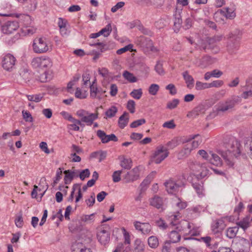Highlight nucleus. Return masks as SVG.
<instances>
[{
    "mask_svg": "<svg viewBox=\"0 0 252 252\" xmlns=\"http://www.w3.org/2000/svg\"><path fill=\"white\" fill-rule=\"evenodd\" d=\"M240 143L235 138H232L230 140L228 145V150L226 151H221L220 154L223 158L226 164L229 167H232L234 165V157H238L240 153Z\"/></svg>",
    "mask_w": 252,
    "mask_h": 252,
    "instance_id": "nucleus-1",
    "label": "nucleus"
},
{
    "mask_svg": "<svg viewBox=\"0 0 252 252\" xmlns=\"http://www.w3.org/2000/svg\"><path fill=\"white\" fill-rule=\"evenodd\" d=\"M189 167L198 179H202L209 174V170L205 163H201L197 161H191L189 163Z\"/></svg>",
    "mask_w": 252,
    "mask_h": 252,
    "instance_id": "nucleus-2",
    "label": "nucleus"
},
{
    "mask_svg": "<svg viewBox=\"0 0 252 252\" xmlns=\"http://www.w3.org/2000/svg\"><path fill=\"white\" fill-rule=\"evenodd\" d=\"M32 49L37 54L46 53L49 50L47 39L44 37L35 38L32 43Z\"/></svg>",
    "mask_w": 252,
    "mask_h": 252,
    "instance_id": "nucleus-3",
    "label": "nucleus"
},
{
    "mask_svg": "<svg viewBox=\"0 0 252 252\" xmlns=\"http://www.w3.org/2000/svg\"><path fill=\"white\" fill-rule=\"evenodd\" d=\"M31 64L35 68L47 69L52 66V62L49 57L43 56L33 58Z\"/></svg>",
    "mask_w": 252,
    "mask_h": 252,
    "instance_id": "nucleus-4",
    "label": "nucleus"
},
{
    "mask_svg": "<svg viewBox=\"0 0 252 252\" xmlns=\"http://www.w3.org/2000/svg\"><path fill=\"white\" fill-rule=\"evenodd\" d=\"M184 226H183L181 224H178L175 227L174 229L171 231L169 234V238L170 239L168 241H170L171 243H175L179 242L180 240L181 235L185 231V229H186L185 226H187L188 228H189V224L187 221L184 222Z\"/></svg>",
    "mask_w": 252,
    "mask_h": 252,
    "instance_id": "nucleus-5",
    "label": "nucleus"
},
{
    "mask_svg": "<svg viewBox=\"0 0 252 252\" xmlns=\"http://www.w3.org/2000/svg\"><path fill=\"white\" fill-rule=\"evenodd\" d=\"M200 143L201 142L198 140L188 142L184 145L183 149L179 152L178 156V158L182 159L188 157L193 149L198 147Z\"/></svg>",
    "mask_w": 252,
    "mask_h": 252,
    "instance_id": "nucleus-6",
    "label": "nucleus"
},
{
    "mask_svg": "<svg viewBox=\"0 0 252 252\" xmlns=\"http://www.w3.org/2000/svg\"><path fill=\"white\" fill-rule=\"evenodd\" d=\"M168 155L169 152L167 149L163 146H159L153 153L151 157L152 161L156 164L160 163L168 157Z\"/></svg>",
    "mask_w": 252,
    "mask_h": 252,
    "instance_id": "nucleus-7",
    "label": "nucleus"
},
{
    "mask_svg": "<svg viewBox=\"0 0 252 252\" xmlns=\"http://www.w3.org/2000/svg\"><path fill=\"white\" fill-rule=\"evenodd\" d=\"M16 61V58L13 55L9 53L6 54L2 58V66L7 71H11L14 67Z\"/></svg>",
    "mask_w": 252,
    "mask_h": 252,
    "instance_id": "nucleus-8",
    "label": "nucleus"
},
{
    "mask_svg": "<svg viewBox=\"0 0 252 252\" xmlns=\"http://www.w3.org/2000/svg\"><path fill=\"white\" fill-rule=\"evenodd\" d=\"M139 169L138 167L133 168L132 170L123 175V180L126 183H132L139 179Z\"/></svg>",
    "mask_w": 252,
    "mask_h": 252,
    "instance_id": "nucleus-9",
    "label": "nucleus"
},
{
    "mask_svg": "<svg viewBox=\"0 0 252 252\" xmlns=\"http://www.w3.org/2000/svg\"><path fill=\"white\" fill-rule=\"evenodd\" d=\"M236 6L233 3L230 4L228 7H225L223 9H220L216 13V17L219 15H222L227 19H232L236 17Z\"/></svg>",
    "mask_w": 252,
    "mask_h": 252,
    "instance_id": "nucleus-10",
    "label": "nucleus"
},
{
    "mask_svg": "<svg viewBox=\"0 0 252 252\" xmlns=\"http://www.w3.org/2000/svg\"><path fill=\"white\" fill-rule=\"evenodd\" d=\"M166 190L169 193L176 194L180 188L184 186L181 182H176L172 180H169L164 183Z\"/></svg>",
    "mask_w": 252,
    "mask_h": 252,
    "instance_id": "nucleus-11",
    "label": "nucleus"
},
{
    "mask_svg": "<svg viewBox=\"0 0 252 252\" xmlns=\"http://www.w3.org/2000/svg\"><path fill=\"white\" fill-rule=\"evenodd\" d=\"M135 228L141 232L143 235H147L152 232V227L149 223H141L136 221L134 222Z\"/></svg>",
    "mask_w": 252,
    "mask_h": 252,
    "instance_id": "nucleus-12",
    "label": "nucleus"
},
{
    "mask_svg": "<svg viewBox=\"0 0 252 252\" xmlns=\"http://www.w3.org/2000/svg\"><path fill=\"white\" fill-rule=\"evenodd\" d=\"M150 204L157 209L163 211L165 209L166 199L158 195H155L150 199Z\"/></svg>",
    "mask_w": 252,
    "mask_h": 252,
    "instance_id": "nucleus-13",
    "label": "nucleus"
},
{
    "mask_svg": "<svg viewBox=\"0 0 252 252\" xmlns=\"http://www.w3.org/2000/svg\"><path fill=\"white\" fill-rule=\"evenodd\" d=\"M19 27V23L17 21H7L1 27V31L3 33L11 34L16 31Z\"/></svg>",
    "mask_w": 252,
    "mask_h": 252,
    "instance_id": "nucleus-14",
    "label": "nucleus"
},
{
    "mask_svg": "<svg viewBox=\"0 0 252 252\" xmlns=\"http://www.w3.org/2000/svg\"><path fill=\"white\" fill-rule=\"evenodd\" d=\"M96 135L101 140L102 143H106L110 141L116 142L118 141V138L114 134L107 135L106 133L102 130H98L96 131Z\"/></svg>",
    "mask_w": 252,
    "mask_h": 252,
    "instance_id": "nucleus-15",
    "label": "nucleus"
},
{
    "mask_svg": "<svg viewBox=\"0 0 252 252\" xmlns=\"http://www.w3.org/2000/svg\"><path fill=\"white\" fill-rule=\"evenodd\" d=\"M229 38L230 39L227 46V50L230 53L233 54L235 50L238 49L239 38L238 36H234L232 34H231Z\"/></svg>",
    "mask_w": 252,
    "mask_h": 252,
    "instance_id": "nucleus-16",
    "label": "nucleus"
},
{
    "mask_svg": "<svg viewBox=\"0 0 252 252\" xmlns=\"http://www.w3.org/2000/svg\"><path fill=\"white\" fill-rule=\"evenodd\" d=\"M97 238L102 245H104L110 240V234L108 231L100 228L97 233Z\"/></svg>",
    "mask_w": 252,
    "mask_h": 252,
    "instance_id": "nucleus-17",
    "label": "nucleus"
},
{
    "mask_svg": "<svg viewBox=\"0 0 252 252\" xmlns=\"http://www.w3.org/2000/svg\"><path fill=\"white\" fill-rule=\"evenodd\" d=\"M90 96L93 98H97L98 99L101 98V95L105 93L101 88H98L96 85L90 86Z\"/></svg>",
    "mask_w": 252,
    "mask_h": 252,
    "instance_id": "nucleus-18",
    "label": "nucleus"
},
{
    "mask_svg": "<svg viewBox=\"0 0 252 252\" xmlns=\"http://www.w3.org/2000/svg\"><path fill=\"white\" fill-rule=\"evenodd\" d=\"M72 252H92L91 249L87 248L82 242H75L71 246Z\"/></svg>",
    "mask_w": 252,
    "mask_h": 252,
    "instance_id": "nucleus-19",
    "label": "nucleus"
},
{
    "mask_svg": "<svg viewBox=\"0 0 252 252\" xmlns=\"http://www.w3.org/2000/svg\"><path fill=\"white\" fill-rule=\"evenodd\" d=\"M98 118V114L97 112L92 113L88 112L84 118L82 119V121L88 126H91L94 124V121L97 119Z\"/></svg>",
    "mask_w": 252,
    "mask_h": 252,
    "instance_id": "nucleus-20",
    "label": "nucleus"
},
{
    "mask_svg": "<svg viewBox=\"0 0 252 252\" xmlns=\"http://www.w3.org/2000/svg\"><path fill=\"white\" fill-rule=\"evenodd\" d=\"M247 244L246 240L244 239H241L237 242L233 244L232 248L234 252H247L245 250L244 244Z\"/></svg>",
    "mask_w": 252,
    "mask_h": 252,
    "instance_id": "nucleus-21",
    "label": "nucleus"
},
{
    "mask_svg": "<svg viewBox=\"0 0 252 252\" xmlns=\"http://www.w3.org/2000/svg\"><path fill=\"white\" fill-rule=\"evenodd\" d=\"M174 16V31L177 32L181 27L182 24V17L180 11H176Z\"/></svg>",
    "mask_w": 252,
    "mask_h": 252,
    "instance_id": "nucleus-22",
    "label": "nucleus"
},
{
    "mask_svg": "<svg viewBox=\"0 0 252 252\" xmlns=\"http://www.w3.org/2000/svg\"><path fill=\"white\" fill-rule=\"evenodd\" d=\"M209 154L210 155V158L209 161L210 163L217 166L222 165V161L218 155L214 153L212 151L209 152Z\"/></svg>",
    "mask_w": 252,
    "mask_h": 252,
    "instance_id": "nucleus-23",
    "label": "nucleus"
},
{
    "mask_svg": "<svg viewBox=\"0 0 252 252\" xmlns=\"http://www.w3.org/2000/svg\"><path fill=\"white\" fill-rule=\"evenodd\" d=\"M233 107L230 100L227 99L224 103H220L216 108V110L218 112H225Z\"/></svg>",
    "mask_w": 252,
    "mask_h": 252,
    "instance_id": "nucleus-24",
    "label": "nucleus"
},
{
    "mask_svg": "<svg viewBox=\"0 0 252 252\" xmlns=\"http://www.w3.org/2000/svg\"><path fill=\"white\" fill-rule=\"evenodd\" d=\"M244 148L246 152L252 159V137H247L245 140Z\"/></svg>",
    "mask_w": 252,
    "mask_h": 252,
    "instance_id": "nucleus-25",
    "label": "nucleus"
},
{
    "mask_svg": "<svg viewBox=\"0 0 252 252\" xmlns=\"http://www.w3.org/2000/svg\"><path fill=\"white\" fill-rule=\"evenodd\" d=\"M128 113L125 112L121 116L118 120L119 126L121 128H124L127 125L128 122Z\"/></svg>",
    "mask_w": 252,
    "mask_h": 252,
    "instance_id": "nucleus-26",
    "label": "nucleus"
},
{
    "mask_svg": "<svg viewBox=\"0 0 252 252\" xmlns=\"http://www.w3.org/2000/svg\"><path fill=\"white\" fill-rule=\"evenodd\" d=\"M120 165L125 169L129 170L132 166V161L130 158L123 157L121 158Z\"/></svg>",
    "mask_w": 252,
    "mask_h": 252,
    "instance_id": "nucleus-27",
    "label": "nucleus"
},
{
    "mask_svg": "<svg viewBox=\"0 0 252 252\" xmlns=\"http://www.w3.org/2000/svg\"><path fill=\"white\" fill-rule=\"evenodd\" d=\"M183 76L187 84L188 88H190L193 87L194 84V79L193 77L189 74L188 71H185L183 73Z\"/></svg>",
    "mask_w": 252,
    "mask_h": 252,
    "instance_id": "nucleus-28",
    "label": "nucleus"
},
{
    "mask_svg": "<svg viewBox=\"0 0 252 252\" xmlns=\"http://www.w3.org/2000/svg\"><path fill=\"white\" fill-rule=\"evenodd\" d=\"M169 219L170 221V225L171 226H177L178 224H181V223H178L176 222V220L180 218V214L179 212H177L176 213H170L169 215Z\"/></svg>",
    "mask_w": 252,
    "mask_h": 252,
    "instance_id": "nucleus-29",
    "label": "nucleus"
},
{
    "mask_svg": "<svg viewBox=\"0 0 252 252\" xmlns=\"http://www.w3.org/2000/svg\"><path fill=\"white\" fill-rule=\"evenodd\" d=\"M52 78V74L50 71L46 70L39 76V80L41 82H47Z\"/></svg>",
    "mask_w": 252,
    "mask_h": 252,
    "instance_id": "nucleus-30",
    "label": "nucleus"
},
{
    "mask_svg": "<svg viewBox=\"0 0 252 252\" xmlns=\"http://www.w3.org/2000/svg\"><path fill=\"white\" fill-rule=\"evenodd\" d=\"M224 227V222L222 220H217L212 224V230L216 232H217L218 230L222 229Z\"/></svg>",
    "mask_w": 252,
    "mask_h": 252,
    "instance_id": "nucleus-31",
    "label": "nucleus"
},
{
    "mask_svg": "<svg viewBox=\"0 0 252 252\" xmlns=\"http://www.w3.org/2000/svg\"><path fill=\"white\" fill-rule=\"evenodd\" d=\"M239 227L238 226L229 227L226 231V235L228 238H233L236 236Z\"/></svg>",
    "mask_w": 252,
    "mask_h": 252,
    "instance_id": "nucleus-32",
    "label": "nucleus"
},
{
    "mask_svg": "<svg viewBox=\"0 0 252 252\" xmlns=\"http://www.w3.org/2000/svg\"><path fill=\"white\" fill-rule=\"evenodd\" d=\"M149 246L153 249H155L158 246V239L155 236H151L148 239Z\"/></svg>",
    "mask_w": 252,
    "mask_h": 252,
    "instance_id": "nucleus-33",
    "label": "nucleus"
},
{
    "mask_svg": "<svg viewBox=\"0 0 252 252\" xmlns=\"http://www.w3.org/2000/svg\"><path fill=\"white\" fill-rule=\"evenodd\" d=\"M123 76L125 79H126L130 83L136 82L137 80L136 77L134 76L132 73L129 72L128 71H124Z\"/></svg>",
    "mask_w": 252,
    "mask_h": 252,
    "instance_id": "nucleus-34",
    "label": "nucleus"
},
{
    "mask_svg": "<svg viewBox=\"0 0 252 252\" xmlns=\"http://www.w3.org/2000/svg\"><path fill=\"white\" fill-rule=\"evenodd\" d=\"M211 63V59L210 56H206L203 57L200 60L199 66L201 68H205Z\"/></svg>",
    "mask_w": 252,
    "mask_h": 252,
    "instance_id": "nucleus-35",
    "label": "nucleus"
},
{
    "mask_svg": "<svg viewBox=\"0 0 252 252\" xmlns=\"http://www.w3.org/2000/svg\"><path fill=\"white\" fill-rule=\"evenodd\" d=\"M27 97L28 100L30 101L39 102L42 99L43 95L42 94H39L32 95H27Z\"/></svg>",
    "mask_w": 252,
    "mask_h": 252,
    "instance_id": "nucleus-36",
    "label": "nucleus"
},
{
    "mask_svg": "<svg viewBox=\"0 0 252 252\" xmlns=\"http://www.w3.org/2000/svg\"><path fill=\"white\" fill-rule=\"evenodd\" d=\"M134 249L137 252H141L144 250V245L139 239H137L134 241Z\"/></svg>",
    "mask_w": 252,
    "mask_h": 252,
    "instance_id": "nucleus-37",
    "label": "nucleus"
},
{
    "mask_svg": "<svg viewBox=\"0 0 252 252\" xmlns=\"http://www.w3.org/2000/svg\"><path fill=\"white\" fill-rule=\"evenodd\" d=\"M117 112V108L115 106H112L105 112V114L108 118H111L114 117Z\"/></svg>",
    "mask_w": 252,
    "mask_h": 252,
    "instance_id": "nucleus-38",
    "label": "nucleus"
},
{
    "mask_svg": "<svg viewBox=\"0 0 252 252\" xmlns=\"http://www.w3.org/2000/svg\"><path fill=\"white\" fill-rule=\"evenodd\" d=\"M112 27L110 24H108L105 28L102 29L99 32L100 35L107 37L111 33Z\"/></svg>",
    "mask_w": 252,
    "mask_h": 252,
    "instance_id": "nucleus-39",
    "label": "nucleus"
},
{
    "mask_svg": "<svg viewBox=\"0 0 252 252\" xmlns=\"http://www.w3.org/2000/svg\"><path fill=\"white\" fill-rule=\"evenodd\" d=\"M75 96L79 99H85L87 96V94L85 91H82L80 88H77L75 92Z\"/></svg>",
    "mask_w": 252,
    "mask_h": 252,
    "instance_id": "nucleus-40",
    "label": "nucleus"
},
{
    "mask_svg": "<svg viewBox=\"0 0 252 252\" xmlns=\"http://www.w3.org/2000/svg\"><path fill=\"white\" fill-rule=\"evenodd\" d=\"M209 88H210L209 83H203L199 81H196L195 84V89L196 90H202Z\"/></svg>",
    "mask_w": 252,
    "mask_h": 252,
    "instance_id": "nucleus-41",
    "label": "nucleus"
},
{
    "mask_svg": "<svg viewBox=\"0 0 252 252\" xmlns=\"http://www.w3.org/2000/svg\"><path fill=\"white\" fill-rule=\"evenodd\" d=\"M192 186L199 196L203 195L204 189L202 184L197 183H192Z\"/></svg>",
    "mask_w": 252,
    "mask_h": 252,
    "instance_id": "nucleus-42",
    "label": "nucleus"
},
{
    "mask_svg": "<svg viewBox=\"0 0 252 252\" xmlns=\"http://www.w3.org/2000/svg\"><path fill=\"white\" fill-rule=\"evenodd\" d=\"M155 70L159 75H163L165 74V71L163 69L162 63L159 61L157 63L155 67Z\"/></svg>",
    "mask_w": 252,
    "mask_h": 252,
    "instance_id": "nucleus-43",
    "label": "nucleus"
},
{
    "mask_svg": "<svg viewBox=\"0 0 252 252\" xmlns=\"http://www.w3.org/2000/svg\"><path fill=\"white\" fill-rule=\"evenodd\" d=\"M179 144L178 140L177 138H174L172 139L171 141H168L166 145L167 146V150L168 149H173L176 147H177Z\"/></svg>",
    "mask_w": 252,
    "mask_h": 252,
    "instance_id": "nucleus-44",
    "label": "nucleus"
},
{
    "mask_svg": "<svg viewBox=\"0 0 252 252\" xmlns=\"http://www.w3.org/2000/svg\"><path fill=\"white\" fill-rule=\"evenodd\" d=\"M130 95L135 99H140L142 95V90L141 89L133 90L130 94Z\"/></svg>",
    "mask_w": 252,
    "mask_h": 252,
    "instance_id": "nucleus-45",
    "label": "nucleus"
},
{
    "mask_svg": "<svg viewBox=\"0 0 252 252\" xmlns=\"http://www.w3.org/2000/svg\"><path fill=\"white\" fill-rule=\"evenodd\" d=\"M159 89V87L158 85L153 84L149 88V93L150 94L155 95L157 94Z\"/></svg>",
    "mask_w": 252,
    "mask_h": 252,
    "instance_id": "nucleus-46",
    "label": "nucleus"
},
{
    "mask_svg": "<svg viewBox=\"0 0 252 252\" xmlns=\"http://www.w3.org/2000/svg\"><path fill=\"white\" fill-rule=\"evenodd\" d=\"M22 116L23 119L25 120L26 122H33V118L31 114V113L27 111L23 110L22 112Z\"/></svg>",
    "mask_w": 252,
    "mask_h": 252,
    "instance_id": "nucleus-47",
    "label": "nucleus"
},
{
    "mask_svg": "<svg viewBox=\"0 0 252 252\" xmlns=\"http://www.w3.org/2000/svg\"><path fill=\"white\" fill-rule=\"evenodd\" d=\"M96 44H99V47L98 49L100 50V52H104L107 50H109L110 49V45L108 44L107 43H105L101 42H97Z\"/></svg>",
    "mask_w": 252,
    "mask_h": 252,
    "instance_id": "nucleus-48",
    "label": "nucleus"
},
{
    "mask_svg": "<svg viewBox=\"0 0 252 252\" xmlns=\"http://www.w3.org/2000/svg\"><path fill=\"white\" fill-rule=\"evenodd\" d=\"M36 30L35 28L30 26L22 29V31L25 34L32 35L35 32Z\"/></svg>",
    "mask_w": 252,
    "mask_h": 252,
    "instance_id": "nucleus-49",
    "label": "nucleus"
},
{
    "mask_svg": "<svg viewBox=\"0 0 252 252\" xmlns=\"http://www.w3.org/2000/svg\"><path fill=\"white\" fill-rule=\"evenodd\" d=\"M122 173V170H117L114 172L112 175V178L114 182L117 183L121 181V174Z\"/></svg>",
    "mask_w": 252,
    "mask_h": 252,
    "instance_id": "nucleus-50",
    "label": "nucleus"
},
{
    "mask_svg": "<svg viewBox=\"0 0 252 252\" xmlns=\"http://www.w3.org/2000/svg\"><path fill=\"white\" fill-rule=\"evenodd\" d=\"M90 175V170L88 169H85L84 170H83L79 172V178L82 181H83L85 180L86 178H88Z\"/></svg>",
    "mask_w": 252,
    "mask_h": 252,
    "instance_id": "nucleus-51",
    "label": "nucleus"
},
{
    "mask_svg": "<svg viewBox=\"0 0 252 252\" xmlns=\"http://www.w3.org/2000/svg\"><path fill=\"white\" fill-rule=\"evenodd\" d=\"M179 103V100L176 98L173 99L172 101L167 103V108L169 109L175 108Z\"/></svg>",
    "mask_w": 252,
    "mask_h": 252,
    "instance_id": "nucleus-52",
    "label": "nucleus"
},
{
    "mask_svg": "<svg viewBox=\"0 0 252 252\" xmlns=\"http://www.w3.org/2000/svg\"><path fill=\"white\" fill-rule=\"evenodd\" d=\"M146 123V120L144 119H141L133 122L130 125V126L131 128H135Z\"/></svg>",
    "mask_w": 252,
    "mask_h": 252,
    "instance_id": "nucleus-53",
    "label": "nucleus"
},
{
    "mask_svg": "<svg viewBox=\"0 0 252 252\" xmlns=\"http://www.w3.org/2000/svg\"><path fill=\"white\" fill-rule=\"evenodd\" d=\"M193 24V20L190 17L187 18L185 22L183 27L185 30H188L190 28Z\"/></svg>",
    "mask_w": 252,
    "mask_h": 252,
    "instance_id": "nucleus-54",
    "label": "nucleus"
},
{
    "mask_svg": "<svg viewBox=\"0 0 252 252\" xmlns=\"http://www.w3.org/2000/svg\"><path fill=\"white\" fill-rule=\"evenodd\" d=\"M130 250V248L129 247H127L126 249H124V245L122 243L119 244L115 250L113 251V252H128Z\"/></svg>",
    "mask_w": 252,
    "mask_h": 252,
    "instance_id": "nucleus-55",
    "label": "nucleus"
},
{
    "mask_svg": "<svg viewBox=\"0 0 252 252\" xmlns=\"http://www.w3.org/2000/svg\"><path fill=\"white\" fill-rule=\"evenodd\" d=\"M135 103L133 100H129L127 103V109L131 113H134L135 112Z\"/></svg>",
    "mask_w": 252,
    "mask_h": 252,
    "instance_id": "nucleus-56",
    "label": "nucleus"
},
{
    "mask_svg": "<svg viewBox=\"0 0 252 252\" xmlns=\"http://www.w3.org/2000/svg\"><path fill=\"white\" fill-rule=\"evenodd\" d=\"M156 224L159 228L163 230L166 229L169 227L164 220L161 218L156 221Z\"/></svg>",
    "mask_w": 252,
    "mask_h": 252,
    "instance_id": "nucleus-57",
    "label": "nucleus"
},
{
    "mask_svg": "<svg viewBox=\"0 0 252 252\" xmlns=\"http://www.w3.org/2000/svg\"><path fill=\"white\" fill-rule=\"evenodd\" d=\"M165 89L169 91V93L171 95H175L177 94V89L173 84H168L166 86Z\"/></svg>",
    "mask_w": 252,
    "mask_h": 252,
    "instance_id": "nucleus-58",
    "label": "nucleus"
},
{
    "mask_svg": "<svg viewBox=\"0 0 252 252\" xmlns=\"http://www.w3.org/2000/svg\"><path fill=\"white\" fill-rule=\"evenodd\" d=\"M223 84V82L222 80H215L211 83H209V87L211 88H219L222 86Z\"/></svg>",
    "mask_w": 252,
    "mask_h": 252,
    "instance_id": "nucleus-59",
    "label": "nucleus"
},
{
    "mask_svg": "<svg viewBox=\"0 0 252 252\" xmlns=\"http://www.w3.org/2000/svg\"><path fill=\"white\" fill-rule=\"evenodd\" d=\"M58 25L60 29L64 28L67 26L68 22L65 19L60 17L58 18Z\"/></svg>",
    "mask_w": 252,
    "mask_h": 252,
    "instance_id": "nucleus-60",
    "label": "nucleus"
},
{
    "mask_svg": "<svg viewBox=\"0 0 252 252\" xmlns=\"http://www.w3.org/2000/svg\"><path fill=\"white\" fill-rule=\"evenodd\" d=\"M198 154L200 155L204 159L209 161L210 158V155L209 154V153H207L204 150H200L198 152Z\"/></svg>",
    "mask_w": 252,
    "mask_h": 252,
    "instance_id": "nucleus-61",
    "label": "nucleus"
},
{
    "mask_svg": "<svg viewBox=\"0 0 252 252\" xmlns=\"http://www.w3.org/2000/svg\"><path fill=\"white\" fill-rule=\"evenodd\" d=\"M64 173L65 174V176L64 178L65 184L67 185L70 184L73 179L72 175L70 172H64Z\"/></svg>",
    "mask_w": 252,
    "mask_h": 252,
    "instance_id": "nucleus-62",
    "label": "nucleus"
},
{
    "mask_svg": "<svg viewBox=\"0 0 252 252\" xmlns=\"http://www.w3.org/2000/svg\"><path fill=\"white\" fill-rule=\"evenodd\" d=\"M162 126L169 129H173L175 127L176 125L174 124V121L172 120L163 123Z\"/></svg>",
    "mask_w": 252,
    "mask_h": 252,
    "instance_id": "nucleus-63",
    "label": "nucleus"
},
{
    "mask_svg": "<svg viewBox=\"0 0 252 252\" xmlns=\"http://www.w3.org/2000/svg\"><path fill=\"white\" fill-rule=\"evenodd\" d=\"M62 170L61 168H59L56 174V177L54 180V185L57 184L58 182L62 178Z\"/></svg>",
    "mask_w": 252,
    "mask_h": 252,
    "instance_id": "nucleus-64",
    "label": "nucleus"
}]
</instances>
